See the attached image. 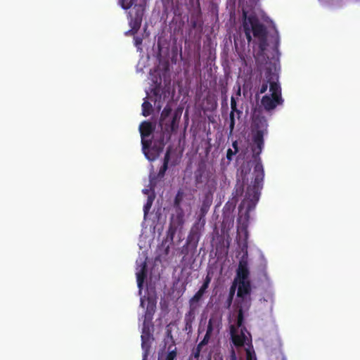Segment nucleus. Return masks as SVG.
Masks as SVG:
<instances>
[{"mask_svg":"<svg viewBox=\"0 0 360 360\" xmlns=\"http://www.w3.org/2000/svg\"><path fill=\"white\" fill-rule=\"evenodd\" d=\"M152 143H146L142 145V150L146 158L150 160H155L162 152L164 144L162 141H159L158 143H154L151 146Z\"/></svg>","mask_w":360,"mask_h":360,"instance_id":"obj_7","label":"nucleus"},{"mask_svg":"<svg viewBox=\"0 0 360 360\" xmlns=\"http://www.w3.org/2000/svg\"><path fill=\"white\" fill-rule=\"evenodd\" d=\"M231 111L236 112L237 114H240V112L237 110L236 108V101L235 100V98L233 96L231 97Z\"/></svg>","mask_w":360,"mask_h":360,"instance_id":"obj_18","label":"nucleus"},{"mask_svg":"<svg viewBox=\"0 0 360 360\" xmlns=\"http://www.w3.org/2000/svg\"><path fill=\"white\" fill-rule=\"evenodd\" d=\"M278 41V40H277V37H273V39H272V41H271V43L273 44H272V47H271V48H272V49H273L274 51H275V50H276V45H277V43H278V41Z\"/></svg>","mask_w":360,"mask_h":360,"instance_id":"obj_23","label":"nucleus"},{"mask_svg":"<svg viewBox=\"0 0 360 360\" xmlns=\"http://www.w3.org/2000/svg\"><path fill=\"white\" fill-rule=\"evenodd\" d=\"M154 129L155 126L153 125L150 122H143L141 124L139 127V131L141 133L142 145H144V143L148 142L146 138L149 136Z\"/></svg>","mask_w":360,"mask_h":360,"instance_id":"obj_10","label":"nucleus"},{"mask_svg":"<svg viewBox=\"0 0 360 360\" xmlns=\"http://www.w3.org/2000/svg\"><path fill=\"white\" fill-rule=\"evenodd\" d=\"M170 111L169 108H165L161 114L162 118L166 117L170 113Z\"/></svg>","mask_w":360,"mask_h":360,"instance_id":"obj_22","label":"nucleus"},{"mask_svg":"<svg viewBox=\"0 0 360 360\" xmlns=\"http://www.w3.org/2000/svg\"><path fill=\"white\" fill-rule=\"evenodd\" d=\"M119 4L123 9L131 8L129 12L131 30L126 34H134L140 27L144 13L146 0H119Z\"/></svg>","mask_w":360,"mask_h":360,"instance_id":"obj_5","label":"nucleus"},{"mask_svg":"<svg viewBox=\"0 0 360 360\" xmlns=\"http://www.w3.org/2000/svg\"><path fill=\"white\" fill-rule=\"evenodd\" d=\"M176 349H171L167 356V359L166 360H174V358L176 357Z\"/></svg>","mask_w":360,"mask_h":360,"instance_id":"obj_19","label":"nucleus"},{"mask_svg":"<svg viewBox=\"0 0 360 360\" xmlns=\"http://www.w3.org/2000/svg\"><path fill=\"white\" fill-rule=\"evenodd\" d=\"M264 126H266V121H264V124H263Z\"/></svg>","mask_w":360,"mask_h":360,"instance_id":"obj_33","label":"nucleus"},{"mask_svg":"<svg viewBox=\"0 0 360 360\" xmlns=\"http://www.w3.org/2000/svg\"><path fill=\"white\" fill-rule=\"evenodd\" d=\"M140 306L142 308H146L141 334V347L143 351V360H146L152 340L149 322L151 321L156 308V295L153 290H148V297L147 298L145 297L141 298Z\"/></svg>","mask_w":360,"mask_h":360,"instance_id":"obj_3","label":"nucleus"},{"mask_svg":"<svg viewBox=\"0 0 360 360\" xmlns=\"http://www.w3.org/2000/svg\"><path fill=\"white\" fill-rule=\"evenodd\" d=\"M202 295H203V294L201 293V292L198 291L195 293V295L193 297V298L191 299V302H198L200 300V298L202 297Z\"/></svg>","mask_w":360,"mask_h":360,"instance_id":"obj_21","label":"nucleus"},{"mask_svg":"<svg viewBox=\"0 0 360 360\" xmlns=\"http://www.w3.org/2000/svg\"><path fill=\"white\" fill-rule=\"evenodd\" d=\"M233 147L234 148V153H237L238 152V145H237V141H234L233 143Z\"/></svg>","mask_w":360,"mask_h":360,"instance_id":"obj_26","label":"nucleus"},{"mask_svg":"<svg viewBox=\"0 0 360 360\" xmlns=\"http://www.w3.org/2000/svg\"><path fill=\"white\" fill-rule=\"evenodd\" d=\"M154 198V195H150L149 196H148L147 202L143 207L144 218L146 217V215L152 206Z\"/></svg>","mask_w":360,"mask_h":360,"instance_id":"obj_12","label":"nucleus"},{"mask_svg":"<svg viewBox=\"0 0 360 360\" xmlns=\"http://www.w3.org/2000/svg\"><path fill=\"white\" fill-rule=\"evenodd\" d=\"M142 44V39L139 37H134V45L136 46L139 51H141V45Z\"/></svg>","mask_w":360,"mask_h":360,"instance_id":"obj_20","label":"nucleus"},{"mask_svg":"<svg viewBox=\"0 0 360 360\" xmlns=\"http://www.w3.org/2000/svg\"><path fill=\"white\" fill-rule=\"evenodd\" d=\"M263 134L264 132L262 131H257L253 133V141L257 146V148H253L252 150L256 154H259L262 150L263 146Z\"/></svg>","mask_w":360,"mask_h":360,"instance_id":"obj_11","label":"nucleus"},{"mask_svg":"<svg viewBox=\"0 0 360 360\" xmlns=\"http://www.w3.org/2000/svg\"><path fill=\"white\" fill-rule=\"evenodd\" d=\"M281 101V87L276 82H270L269 94L262 98V105L266 110L275 108Z\"/></svg>","mask_w":360,"mask_h":360,"instance_id":"obj_6","label":"nucleus"},{"mask_svg":"<svg viewBox=\"0 0 360 360\" xmlns=\"http://www.w3.org/2000/svg\"><path fill=\"white\" fill-rule=\"evenodd\" d=\"M140 65H141V62H139V63H138V66H137V70H138V71H141V70H142V68H140Z\"/></svg>","mask_w":360,"mask_h":360,"instance_id":"obj_30","label":"nucleus"},{"mask_svg":"<svg viewBox=\"0 0 360 360\" xmlns=\"http://www.w3.org/2000/svg\"><path fill=\"white\" fill-rule=\"evenodd\" d=\"M211 281V277L210 274H208L207 276L205 278V282L202 284V285L200 287L198 291L201 292V293L204 294L207 288H208V285Z\"/></svg>","mask_w":360,"mask_h":360,"instance_id":"obj_14","label":"nucleus"},{"mask_svg":"<svg viewBox=\"0 0 360 360\" xmlns=\"http://www.w3.org/2000/svg\"><path fill=\"white\" fill-rule=\"evenodd\" d=\"M235 153H234V151H232V150H231V149H229V150H227V158H228L229 159H231V157H232Z\"/></svg>","mask_w":360,"mask_h":360,"instance_id":"obj_24","label":"nucleus"},{"mask_svg":"<svg viewBox=\"0 0 360 360\" xmlns=\"http://www.w3.org/2000/svg\"><path fill=\"white\" fill-rule=\"evenodd\" d=\"M247 250L244 252L239 262L235 285L238 287V297L241 299L236 323L231 325V340L236 349L232 348L230 360L241 359L245 355L246 360H256L255 352L251 344V336L243 326V311L250 305V285L248 281Z\"/></svg>","mask_w":360,"mask_h":360,"instance_id":"obj_1","label":"nucleus"},{"mask_svg":"<svg viewBox=\"0 0 360 360\" xmlns=\"http://www.w3.org/2000/svg\"><path fill=\"white\" fill-rule=\"evenodd\" d=\"M236 96H240V86L239 85L237 86Z\"/></svg>","mask_w":360,"mask_h":360,"instance_id":"obj_27","label":"nucleus"},{"mask_svg":"<svg viewBox=\"0 0 360 360\" xmlns=\"http://www.w3.org/2000/svg\"><path fill=\"white\" fill-rule=\"evenodd\" d=\"M247 203H248V200H245L243 201L241 206L242 207H245Z\"/></svg>","mask_w":360,"mask_h":360,"instance_id":"obj_29","label":"nucleus"},{"mask_svg":"<svg viewBox=\"0 0 360 360\" xmlns=\"http://www.w3.org/2000/svg\"><path fill=\"white\" fill-rule=\"evenodd\" d=\"M243 172H244V169H241V174H242V175H243Z\"/></svg>","mask_w":360,"mask_h":360,"instance_id":"obj_32","label":"nucleus"},{"mask_svg":"<svg viewBox=\"0 0 360 360\" xmlns=\"http://www.w3.org/2000/svg\"><path fill=\"white\" fill-rule=\"evenodd\" d=\"M243 14L245 17L243 27L248 41L249 42L251 41V32H252L253 36L257 40L261 51V55L266 56V57L269 58L267 54V46H269L267 41H269V37L267 36L264 27L258 22L257 19L255 16L250 15L247 17L245 12Z\"/></svg>","mask_w":360,"mask_h":360,"instance_id":"obj_4","label":"nucleus"},{"mask_svg":"<svg viewBox=\"0 0 360 360\" xmlns=\"http://www.w3.org/2000/svg\"><path fill=\"white\" fill-rule=\"evenodd\" d=\"M167 160H165V164H164V168H165V169L167 168Z\"/></svg>","mask_w":360,"mask_h":360,"instance_id":"obj_31","label":"nucleus"},{"mask_svg":"<svg viewBox=\"0 0 360 360\" xmlns=\"http://www.w3.org/2000/svg\"><path fill=\"white\" fill-rule=\"evenodd\" d=\"M143 193L146 195H148V196L150 195H154L153 192H150V190L148 189V188H145L143 190Z\"/></svg>","mask_w":360,"mask_h":360,"instance_id":"obj_25","label":"nucleus"},{"mask_svg":"<svg viewBox=\"0 0 360 360\" xmlns=\"http://www.w3.org/2000/svg\"><path fill=\"white\" fill-rule=\"evenodd\" d=\"M244 169H245V174H247L248 172H250V166H249V164H247L246 167H244Z\"/></svg>","mask_w":360,"mask_h":360,"instance_id":"obj_28","label":"nucleus"},{"mask_svg":"<svg viewBox=\"0 0 360 360\" xmlns=\"http://www.w3.org/2000/svg\"><path fill=\"white\" fill-rule=\"evenodd\" d=\"M151 104L147 101H144L142 104V115L145 117L148 116L151 112Z\"/></svg>","mask_w":360,"mask_h":360,"instance_id":"obj_13","label":"nucleus"},{"mask_svg":"<svg viewBox=\"0 0 360 360\" xmlns=\"http://www.w3.org/2000/svg\"><path fill=\"white\" fill-rule=\"evenodd\" d=\"M255 170V172H258V176H257L256 179L257 180L259 178L262 179L264 176L262 166L259 164L256 165Z\"/></svg>","mask_w":360,"mask_h":360,"instance_id":"obj_16","label":"nucleus"},{"mask_svg":"<svg viewBox=\"0 0 360 360\" xmlns=\"http://www.w3.org/2000/svg\"><path fill=\"white\" fill-rule=\"evenodd\" d=\"M236 112L231 111L230 113V132L231 133L233 130L235 125L234 115Z\"/></svg>","mask_w":360,"mask_h":360,"instance_id":"obj_17","label":"nucleus"},{"mask_svg":"<svg viewBox=\"0 0 360 360\" xmlns=\"http://www.w3.org/2000/svg\"><path fill=\"white\" fill-rule=\"evenodd\" d=\"M151 82L150 93L147 91L148 99L154 102L155 107L160 110L169 94L170 79L165 65L158 66L150 72Z\"/></svg>","mask_w":360,"mask_h":360,"instance_id":"obj_2","label":"nucleus"},{"mask_svg":"<svg viewBox=\"0 0 360 360\" xmlns=\"http://www.w3.org/2000/svg\"><path fill=\"white\" fill-rule=\"evenodd\" d=\"M270 82H276V81L269 79L266 82L263 83L258 90V93L261 94L265 93L268 88V84H270Z\"/></svg>","mask_w":360,"mask_h":360,"instance_id":"obj_15","label":"nucleus"},{"mask_svg":"<svg viewBox=\"0 0 360 360\" xmlns=\"http://www.w3.org/2000/svg\"><path fill=\"white\" fill-rule=\"evenodd\" d=\"M221 325V318L219 315H212L209 321L207 330L204 340L201 344L205 343L207 339L209 338L213 333H218Z\"/></svg>","mask_w":360,"mask_h":360,"instance_id":"obj_9","label":"nucleus"},{"mask_svg":"<svg viewBox=\"0 0 360 360\" xmlns=\"http://www.w3.org/2000/svg\"><path fill=\"white\" fill-rule=\"evenodd\" d=\"M146 258L145 256L139 257L136 260V276L138 288H139V295L141 294V289L146 278Z\"/></svg>","mask_w":360,"mask_h":360,"instance_id":"obj_8","label":"nucleus"}]
</instances>
